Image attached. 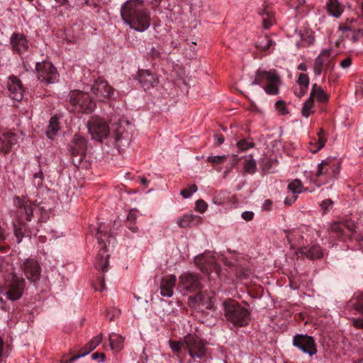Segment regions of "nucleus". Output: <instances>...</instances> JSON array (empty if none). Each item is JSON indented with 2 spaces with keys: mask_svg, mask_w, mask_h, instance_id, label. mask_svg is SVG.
I'll list each match as a JSON object with an SVG mask.
<instances>
[{
  "mask_svg": "<svg viewBox=\"0 0 363 363\" xmlns=\"http://www.w3.org/2000/svg\"><path fill=\"white\" fill-rule=\"evenodd\" d=\"M306 2V0H291L290 4L291 6L297 9L300 6H303Z\"/></svg>",
  "mask_w": 363,
  "mask_h": 363,
  "instance_id": "obj_57",
  "label": "nucleus"
},
{
  "mask_svg": "<svg viewBox=\"0 0 363 363\" xmlns=\"http://www.w3.org/2000/svg\"><path fill=\"white\" fill-rule=\"evenodd\" d=\"M184 344L193 359H202L206 354L204 342L196 335L188 334L184 337Z\"/></svg>",
  "mask_w": 363,
  "mask_h": 363,
  "instance_id": "obj_8",
  "label": "nucleus"
},
{
  "mask_svg": "<svg viewBox=\"0 0 363 363\" xmlns=\"http://www.w3.org/2000/svg\"><path fill=\"white\" fill-rule=\"evenodd\" d=\"M293 345L310 356L317 352L314 339L308 335H296L293 338Z\"/></svg>",
  "mask_w": 363,
  "mask_h": 363,
  "instance_id": "obj_17",
  "label": "nucleus"
},
{
  "mask_svg": "<svg viewBox=\"0 0 363 363\" xmlns=\"http://www.w3.org/2000/svg\"><path fill=\"white\" fill-rule=\"evenodd\" d=\"M18 205V212L23 216L24 214L25 219L27 221H30L31 220V217L33 213V203L30 201H29L27 198L24 197L23 199H20L17 197Z\"/></svg>",
  "mask_w": 363,
  "mask_h": 363,
  "instance_id": "obj_24",
  "label": "nucleus"
},
{
  "mask_svg": "<svg viewBox=\"0 0 363 363\" xmlns=\"http://www.w3.org/2000/svg\"><path fill=\"white\" fill-rule=\"evenodd\" d=\"M288 189L293 194H300L307 190L303 186L302 182L299 179H294L293 182L289 184Z\"/></svg>",
  "mask_w": 363,
  "mask_h": 363,
  "instance_id": "obj_34",
  "label": "nucleus"
},
{
  "mask_svg": "<svg viewBox=\"0 0 363 363\" xmlns=\"http://www.w3.org/2000/svg\"><path fill=\"white\" fill-rule=\"evenodd\" d=\"M195 263L200 267L203 272L211 275L213 272L218 277L220 272V267L216 262L213 256L208 254L201 255L195 258Z\"/></svg>",
  "mask_w": 363,
  "mask_h": 363,
  "instance_id": "obj_16",
  "label": "nucleus"
},
{
  "mask_svg": "<svg viewBox=\"0 0 363 363\" xmlns=\"http://www.w3.org/2000/svg\"><path fill=\"white\" fill-rule=\"evenodd\" d=\"M352 325L358 329L363 328V318H353Z\"/></svg>",
  "mask_w": 363,
  "mask_h": 363,
  "instance_id": "obj_55",
  "label": "nucleus"
},
{
  "mask_svg": "<svg viewBox=\"0 0 363 363\" xmlns=\"http://www.w3.org/2000/svg\"><path fill=\"white\" fill-rule=\"evenodd\" d=\"M307 90H308V89H305L304 87L298 86V91L296 89L294 90V93L298 97L301 98L307 92Z\"/></svg>",
  "mask_w": 363,
  "mask_h": 363,
  "instance_id": "obj_59",
  "label": "nucleus"
},
{
  "mask_svg": "<svg viewBox=\"0 0 363 363\" xmlns=\"http://www.w3.org/2000/svg\"><path fill=\"white\" fill-rule=\"evenodd\" d=\"M177 278L175 275H169L162 279L160 283V294L164 297H172Z\"/></svg>",
  "mask_w": 363,
  "mask_h": 363,
  "instance_id": "obj_21",
  "label": "nucleus"
},
{
  "mask_svg": "<svg viewBox=\"0 0 363 363\" xmlns=\"http://www.w3.org/2000/svg\"><path fill=\"white\" fill-rule=\"evenodd\" d=\"M10 43L13 50L21 54L28 48V40L24 35L21 33H13L10 39Z\"/></svg>",
  "mask_w": 363,
  "mask_h": 363,
  "instance_id": "obj_23",
  "label": "nucleus"
},
{
  "mask_svg": "<svg viewBox=\"0 0 363 363\" xmlns=\"http://www.w3.org/2000/svg\"><path fill=\"white\" fill-rule=\"evenodd\" d=\"M276 108L280 114L284 115L286 113V109L285 107V104L282 101H278L276 103Z\"/></svg>",
  "mask_w": 363,
  "mask_h": 363,
  "instance_id": "obj_51",
  "label": "nucleus"
},
{
  "mask_svg": "<svg viewBox=\"0 0 363 363\" xmlns=\"http://www.w3.org/2000/svg\"><path fill=\"white\" fill-rule=\"evenodd\" d=\"M87 126L92 138L96 140L101 141L108 135L109 128L107 123L100 118H92L88 122Z\"/></svg>",
  "mask_w": 363,
  "mask_h": 363,
  "instance_id": "obj_12",
  "label": "nucleus"
},
{
  "mask_svg": "<svg viewBox=\"0 0 363 363\" xmlns=\"http://www.w3.org/2000/svg\"><path fill=\"white\" fill-rule=\"evenodd\" d=\"M281 80L276 70L269 71L258 69L255 72V79L251 85H259L269 95H277L279 93Z\"/></svg>",
  "mask_w": 363,
  "mask_h": 363,
  "instance_id": "obj_3",
  "label": "nucleus"
},
{
  "mask_svg": "<svg viewBox=\"0 0 363 363\" xmlns=\"http://www.w3.org/2000/svg\"><path fill=\"white\" fill-rule=\"evenodd\" d=\"M106 232H104L100 228L97 229L96 238L101 249L96 255L94 266L96 269H100L103 272L107 270L108 264L109 255L106 254V243L104 238L107 237Z\"/></svg>",
  "mask_w": 363,
  "mask_h": 363,
  "instance_id": "obj_9",
  "label": "nucleus"
},
{
  "mask_svg": "<svg viewBox=\"0 0 363 363\" xmlns=\"http://www.w3.org/2000/svg\"><path fill=\"white\" fill-rule=\"evenodd\" d=\"M257 170V163L256 161L252 159V155H250V158L247 160L244 163V171L247 174H254Z\"/></svg>",
  "mask_w": 363,
  "mask_h": 363,
  "instance_id": "obj_35",
  "label": "nucleus"
},
{
  "mask_svg": "<svg viewBox=\"0 0 363 363\" xmlns=\"http://www.w3.org/2000/svg\"><path fill=\"white\" fill-rule=\"evenodd\" d=\"M198 188L196 184H191L189 188L181 190L180 194L184 199H188L191 197L192 194L196 192Z\"/></svg>",
  "mask_w": 363,
  "mask_h": 363,
  "instance_id": "obj_40",
  "label": "nucleus"
},
{
  "mask_svg": "<svg viewBox=\"0 0 363 363\" xmlns=\"http://www.w3.org/2000/svg\"><path fill=\"white\" fill-rule=\"evenodd\" d=\"M25 279L16 274H13L9 285V289L6 293V297L11 301L19 299L25 289Z\"/></svg>",
  "mask_w": 363,
  "mask_h": 363,
  "instance_id": "obj_14",
  "label": "nucleus"
},
{
  "mask_svg": "<svg viewBox=\"0 0 363 363\" xmlns=\"http://www.w3.org/2000/svg\"><path fill=\"white\" fill-rule=\"evenodd\" d=\"M199 219V217L195 216L192 214H186L182 217H180L177 221V225L181 228H187L191 226V223L194 222V219Z\"/></svg>",
  "mask_w": 363,
  "mask_h": 363,
  "instance_id": "obj_33",
  "label": "nucleus"
},
{
  "mask_svg": "<svg viewBox=\"0 0 363 363\" xmlns=\"http://www.w3.org/2000/svg\"><path fill=\"white\" fill-rule=\"evenodd\" d=\"M303 233V230L301 228L293 230L292 231L289 232L286 237L288 240L291 242L292 241L296 240V237L298 236V238L297 239V242L301 244V241L303 239V236L301 235V233Z\"/></svg>",
  "mask_w": 363,
  "mask_h": 363,
  "instance_id": "obj_36",
  "label": "nucleus"
},
{
  "mask_svg": "<svg viewBox=\"0 0 363 363\" xmlns=\"http://www.w3.org/2000/svg\"><path fill=\"white\" fill-rule=\"evenodd\" d=\"M313 107V99L309 96L308 100L303 104L301 113L303 116L308 118L312 113V108Z\"/></svg>",
  "mask_w": 363,
  "mask_h": 363,
  "instance_id": "obj_37",
  "label": "nucleus"
},
{
  "mask_svg": "<svg viewBox=\"0 0 363 363\" xmlns=\"http://www.w3.org/2000/svg\"><path fill=\"white\" fill-rule=\"evenodd\" d=\"M311 99L315 98L318 102L325 103L328 100V95L324 91L321 86H318L316 84L313 85L312 90L310 94Z\"/></svg>",
  "mask_w": 363,
  "mask_h": 363,
  "instance_id": "obj_29",
  "label": "nucleus"
},
{
  "mask_svg": "<svg viewBox=\"0 0 363 363\" xmlns=\"http://www.w3.org/2000/svg\"><path fill=\"white\" fill-rule=\"evenodd\" d=\"M102 334H99V335L93 337L86 345L85 348L77 355H74L69 359V360L65 361L64 363H72L79 357H84L89 354L92 350H94L101 342L102 340Z\"/></svg>",
  "mask_w": 363,
  "mask_h": 363,
  "instance_id": "obj_22",
  "label": "nucleus"
},
{
  "mask_svg": "<svg viewBox=\"0 0 363 363\" xmlns=\"http://www.w3.org/2000/svg\"><path fill=\"white\" fill-rule=\"evenodd\" d=\"M355 305L356 309L363 315V294L358 298Z\"/></svg>",
  "mask_w": 363,
  "mask_h": 363,
  "instance_id": "obj_54",
  "label": "nucleus"
},
{
  "mask_svg": "<svg viewBox=\"0 0 363 363\" xmlns=\"http://www.w3.org/2000/svg\"><path fill=\"white\" fill-rule=\"evenodd\" d=\"M327 9L331 16L339 18L344 11V6L337 0H328Z\"/></svg>",
  "mask_w": 363,
  "mask_h": 363,
  "instance_id": "obj_27",
  "label": "nucleus"
},
{
  "mask_svg": "<svg viewBox=\"0 0 363 363\" xmlns=\"http://www.w3.org/2000/svg\"><path fill=\"white\" fill-rule=\"evenodd\" d=\"M360 38V35H359V30H354L352 32V37H351V40L353 41V42H356Z\"/></svg>",
  "mask_w": 363,
  "mask_h": 363,
  "instance_id": "obj_63",
  "label": "nucleus"
},
{
  "mask_svg": "<svg viewBox=\"0 0 363 363\" xmlns=\"http://www.w3.org/2000/svg\"><path fill=\"white\" fill-rule=\"evenodd\" d=\"M39 167H40V164H39ZM43 179H44L43 173L42 172L41 168H40L38 172L35 173L33 175V185L35 186V187H36V188L41 187L43 185Z\"/></svg>",
  "mask_w": 363,
  "mask_h": 363,
  "instance_id": "obj_39",
  "label": "nucleus"
},
{
  "mask_svg": "<svg viewBox=\"0 0 363 363\" xmlns=\"http://www.w3.org/2000/svg\"><path fill=\"white\" fill-rule=\"evenodd\" d=\"M114 140L116 147L120 150L122 147L128 146L131 140L132 126L126 120H119L114 125Z\"/></svg>",
  "mask_w": 363,
  "mask_h": 363,
  "instance_id": "obj_6",
  "label": "nucleus"
},
{
  "mask_svg": "<svg viewBox=\"0 0 363 363\" xmlns=\"http://www.w3.org/2000/svg\"><path fill=\"white\" fill-rule=\"evenodd\" d=\"M207 208V203L202 199L196 202V210L200 213H203Z\"/></svg>",
  "mask_w": 363,
  "mask_h": 363,
  "instance_id": "obj_50",
  "label": "nucleus"
},
{
  "mask_svg": "<svg viewBox=\"0 0 363 363\" xmlns=\"http://www.w3.org/2000/svg\"><path fill=\"white\" fill-rule=\"evenodd\" d=\"M259 14L262 16V26L264 29H269L274 23V13L267 6L259 11Z\"/></svg>",
  "mask_w": 363,
  "mask_h": 363,
  "instance_id": "obj_28",
  "label": "nucleus"
},
{
  "mask_svg": "<svg viewBox=\"0 0 363 363\" xmlns=\"http://www.w3.org/2000/svg\"><path fill=\"white\" fill-rule=\"evenodd\" d=\"M11 148V145L4 138L3 139L0 138V152L6 154L10 151Z\"/></svg>",
  "mask_w": 363,
  "mask_h": 363,
  "instance_id": "obj_48",
  "label": "nucleus"
},
{
  "mask_svg": "<svg viewBox=\"0 0 363 363\" xmlns=\"http://www.w3.org/2000/svg\"><path fill=\"white\" fill-rule=\"evenodd\" d=\"M339 167L337 162L330 158H327L318 164L317 171L314 174V183L320 186L336 178Z\"/></svg>",
  "mask_w": 363,
  "mask_h": 363,
  "instance_id": "obj_4",
  "label": "nucleus"
},
{
  "mask_svg": "<svg viewBox=\"0 0 363 363\" xmlns=\"http://www.w3.org/2000/svg\"><path fill=\"white\" fill-rule=\"evenodd\" d=\"M3 137L6 140V142L10 144L11 146L13 145L16 144L17 143V138L16 135L11 132H7L3 134Z\"/></svg>",
  "mask_w": 363,
  "mask_h": 363,
  "instance_id": "obj_45",
  "label": "nucleus"
},
{
  "mask_svg": "<svg viewBox=\"0 0 363 363\" xmlns=\"http://www.w3.org/2000/svg\"><path fill=\"white\" fill-rule=\"evenodd\" d=\"M14 227V235L16 238L17 242L20 243L23 238V233L21 227H18L16 223H13Z\"/></svg>",
  "mask_w": 363,
  "mask_h": 363,
  "instance_id": "obj_49",
  "label": "nucleus"
},
{
  "mask_svg": "<svg viewBox=\"0 0 363 363\" xmlns=\"http://www.w3.org/2000/svg\"><path fill=\"white\" fill-rule=\"evenodd\" d=\"M328 232L331 236H335L339 240H345L346 239L345 227L342 222L331 223L328 228Z\"/></svg>",
  "mask_w": 363,
  "mask_h": 363,
  "instance_id": "obj_26",
  "label": "nucleus"
},
{
  "mask_svg": "<svg viewBox=\"0 0 363 363\" xmlns=\"http://www.w3.org/2000/svg\"><path fill=\"white\" fill-rule=\"evenodd\" d=\"M128 228L133 233H137L138 231V228L135 225L134 222L129 223L128 225Z\"/></svg>",
  "mask_w": 363,
  "mask_h": 363,
  "instance_id": "obj_64",
  "label": "nucleus"
},
{
  "mask_svg": "<svg viewBox=\"0 0 363 363\" xmlns=\"http://www.w3.org/2000/svg\"><path fill=\"white\" fill-rule=\"evenodd\" d=\"M333 202L330 199L323 201L320 204L323 213L325 214L326 213H328L329 209L333 206Z\"/></svg>",
  "mask_w": 363,
  "mask_h": 363,
  "instance_id": "obj_46",
  "label": "nucleus"
},
{
  "mask_svg": "<svg viewBox=\"0 0 363 363\" xmlns=\"http://www.w3.org/2000/svg\"><path fill=\"white\" fill-rule=\"evenodd\" d=\"M91 357L93 359H100V361L104 362L105 359V354L104 353L95 352L92 354Z\"/></svg>",
  "mask_w": 363,
  "mask_h": 363,
  "instance_id": "obj_61",
  "label": "nucleus"
},
{
  "mask_svg": "<svg viewBox=\"0 0 363 363\" xmlns=\"http://www.w3.org/2000/svg\"><path fill=\"white\" fill-rule=\"evenodd\" d=\"M254 145V143L252 142L248 141L247 140H241L238 142L237 147L239 148L240 150L244 151L246 150L250 147H252Z\"/></svg>",
  "mask_w": 363,
  "mask_h": 363,
  "instance_id": "obj_43",
  "label": "nucleus"
},
{
  "mask_svg": "<svg viewBox=\"0 0 363 363\" xmlns=\"http://www.w3.org/2000/svg\"><path fill=\"white\" fill-rule=\"evenodd\" d=\"M325 132L323 129H320V131L318 133V147L315 150L313 151V152H316L318 150H320L321 148H323L326 143V139L324 138Z\"/></svg>",
  "mask_w": 363,
  "mask_h": 363,
  "instance_id": "obj_44",
  "label": "nucleus"
},
{
  "mask_svg": "<svg viewBox=\"0 0 363 363\" xmlns=\"http://www.w3.org/2000/svg\"><path fill=\"white\" fill-rule=\"evenodd\" d=\"M139 83L144 90H148L159 84V78L149 69H139L137 73Z\"/></svg>",
  "mask_w": 363,
  "mask_h": 363,
  "instance_id": "obj_18",
  "label": "nucleus"
},
{
  "mask_svg": "<svg viewBox=\"0 0 363 363\" xmlns=\"http://www.w3.org/2000/svg\"><path fill=\"white\" fill-rule=\"evenodd\" d=\"M297 84L298 86L308 89L309 78L308 75L303 73L300 74L298 77Z\"/></svg>",
  "mask_w": 363,
  "mask_h": 363,
  "instance_id": "obj_42",
  "label": "nucleus"
},
{
  "mask_svg": "<svg viewBox=\"0 0 363 363\" xmlns=\"http://www.w3.org/2000/svg\"><path fill=\"white\" fill-rule=\"evenodd\" d=\"M274 45L275 43L267 35L259 36L256 43L257 48L261 51L269 50L271 48H274Z\"/></svg>",
  "mask_w": 363,
  "mask_h": 363,
  "instance_id": "obj_31",
  "label": "nucleus"
},
{
  "mask_svg": "<svg viewBox=\"0 0 363 363\" xmlns=\"http://www.w3.org/2000/svg\"><path fill=\"white\" fill-rule=\"evenodd\" d=\"M351 65H352V58L350 57H347L345 58L340 63V67L343 69L349 68L351 66Z\"/></svg>",
  "mask_w": 363,
  "mask_h": 363,
  "instance_id": "obj_52",
  "label": "nucleus"
},
{
  "mask_svg": "<svg viewBox=\"0 0 363 363\" xmlns=\"http://www.w3.org/2000/svg\"><path fill=\"white\" fill-rule=\"evenodd\" d=\"M121 16L125 24L138 32H144L150 26V13L144 7L143 0L125 1L121 6Z\"/></svg>",
  "mask_w": 363,
  "mask_h": 363,
  "instance_id": "obj_1",
  "label": "nucleus"
},
{
  "mask_svg": "<svg viewBox=\"0 0 363 363\" xmlns=\"http://www.w3.org/2000/svg\"><path fill=\"white\" fill-rule=\"evenodd\" d=\"M114 89L106 81L97 79L92 86L91 92L96 99L100 101L111 100L114 95Z\"/></svg>",
  "mask_w": 363,
  "mask_h": 363,
  "instance_id": "obj_13",
  "label": "nucleus"
},
{
  "mask_svg": "<svg viewBox=\"0 0 363 363\" xmlns=\"http://www.w3.org/2000/svg\"><path fill=\"white\" fill-rule=\"evenodd\" d=\"M201 288L200 279L197 274L185 272L179 277L178 289L183 293H193Z\"/></svg>",
  "mask_w": 363,
  "mask_h": 363,
  "instance_id": "obj_11",
  "label": "nucleus"
},
{
  "mask_svg": "<svg viewBox=\"0 0 363 363\" xmlns=\"http://www.w3.org/2000/svg\"><path fill=\"white\" fill-rule=\"evenodd\" d=\"M214 138H215V144L216 145H220L223 144L225 140L223 135L221 134H215Z\"/></svg>",
  "mask_w": 363,
  "mask_h": 363,
  "instance_id": "obj_58",
  "label": "nucleus"
},
{
  "mask_svg": "<svg viewBox=\"0 0 363 363\" xmlns=\"http://www.w3.org/2000/svg\"><path fill=\"white\" fill-rule=\"evenodd\" d=\"M35 70L38 80L45 84H53L59 80L57 69L49 62H37Z\"/></svg>",
  "mask_w": 363,
  "mask_h": 363,
  "instance_id": "obj_7",
  "label": "nucleus"
},
{
  "mask_svg": "<svg viewBox=\"0 0 363 363\" xmlns=\"http://www.w3.org/2000/svg\"><path fill=\"white\" fill-rule=\"evenodd\" d=\"M110 345L113 350L121 351L123 347V337L115 333L109 335Z\"/></svg>",
  "mask_w": 363,
  "mask_h": 363,
  "instance_id": "obj_32",
  "label": "nucleus"
},
{
  "mask_svg": "<svg viewBox=\"0 0 363 363\" xmlns=\"http://www.w3.org/2000/svg\"><path fill=\"white\" fill-rule=\"evenodd\" d=\"M296 199H297V196H296V195H293L291 197L287 196L284 200V203L286 205L290 206L295 202Z\"/></svg>",
  "mask_w": 363,
  "mask_h": 363,
  "instance_id": "obj_60",
  "label": "nucleus"
},
{
  "mask_svg": "<svg viewBox=\"0 0 363 363\" xmlns=\"http://www.w3.org/2000/svg\"><path fill=\"white\" fill-rule=\"evenodd\" d=\"M224 315L226 320L236 327H243L248 324L250 313L238 302L228 299L223 303Z\"/></svg>",
  "mask_w": 363,
  "mask_h": 363,
  "instance_id": "obj_2",
  "label": "nucleus"
},
{
  "mask_svg": "<svg viewBox=\"0 0 363 363\" xmlns=\"http://www.w3.org/2000/svg\"><path fill=\"white\" fill-rule=\"evenodd\" d=\"M60 118L57 116H53L50 120L49 125L46 131L47 136L53 140V137L60 130Z\"/></svg>",
  "mask_w": 363,
  "mask_h": 363,
  "instance_id": "obj_30",
  "label": "nucleus"
},
{
  "mask_svg": "<svg viewBox=\"0 0 363 363\" xmlns=\"http://www.w3.org/2000/svg\"><path fill=\"white\" fill-rule=\"evenodd\" d=\"M345 227L346 238H351L356 233V225L352 221L342 222Z\"/></svg>",
  "mask_w": 363,
  "mask_h": 363,
  "instance_id": "obj_38",
  "label": "nucleus"
},
{
  "mask_svg": "<svg viewBox=\"0 0 363 363\" xmlns=\"http://www.w3.org/2000/svg\"><path fill=\"white\" fill-rule=\"evenodd\" d=\"M119 314H120V311L118 309H116V308L108 309L106 311V316L110 315V318H109L110 320H113L114 317L116 315H118Z\"/></svg>",
  "mask_w": 363,
  "mask_h": 363,
  "instance_id": "obj_53",
  "label": "nucleus"
},
{
  "mask_svg": "<svg viewBox=\"0 0 363 363\" xmlns=\"http://www.w3.org/2000/svg\"><path fill=\"white\" fill-rule=\"evenodd\" d=\"M298 253L305 255L308 259H319L323 256V250L320 245H314L310 247H301Z\"/></svg>",
  "mask_w": 363,
  "mask_h": 363,
  "instance_id": "obj_25",
  "label": "nucleus"
},
{
  "mask_svg": "<svg viewBox=\"0 0 363 363\" xmlns=\"http://www.w3.org/2000/svg\"><path fill=\"white\" fill-rule=\"evenodd\" d=\"M226 159V155L208 156L206 159V161L215 165L223 163Z\"/></svg>",
  "mask_w": 363,
  "mask_h": 363,
  "instance_id": "obj_41",
  "label": "nucleus"
},
{
  "mask_svg": "<svg viewBox=\"0 0 363 363\" xmlns=\"http://www.w3.org/2000/svg\"><path fill=\"white\" fill-rule=\"evenodd\" d=\"M169 346H170L171 349L174 352H179L181 351L182 348L184 347V342H183L182 341L169 340Z\"/></svg>",
  "mask_w": 363,
  "mask_h": 363,
  "instance_id": "obj_47",
  "label": "nucleus"
},
{
  "mask_svg": "<svg viewBox=\"0 0 363 363\" xmlns=\"http://www.w3.org/2000/svg\"><path fill=\"white\" fill-rule=\"evenodd\" d=\"M136 219V213L133 211H130L128 215V223L134 222Z\"/></svg>",
  "mask_w": 363,
  "mask_h": 363,
  "instance_id": "obj_62",
  "label": "nucleus"
},
{
  "mask_svg": "<svg viewBox=\"0 0 363 363\" xmlns=\"http://www.w3.org/2000/svg\"><path fill=\"white\" fill-rule=\"evenodd\" d=\"M331 50L325 49L322 50L319 55L315 59L313 71L316 76H320L322 72L327 68L330 60Z\"/></svg>",
  "mask_w": 363,
  "mask_h": 363,
  "instance_id": "obj_19",
  "label": "nucleus"
},
{
  "mask_svg": "<svg viewBox=\"0 0 363 363\" xmlns=\"http://www.w3.org/2000/svg\"><path fill=\"white\" fill-rule=\"evenodd\" d=\"M86 151V141L80 136L74 135L70 145L72 162L76 167L82 162Z\"/></svg>",
  "mask_w": 363,
  "mask_h": 363,
  "instance_id": "obj_10",
  "label": "nucleus"
},
{
  "mask_svg": "<svg viewBox=\"0 0 363 363\" xmlns=\"http://www.w3.org/2000/svg\"><path fill=\"white\" fill-rule=\"evenodd\" d=\"M69 110L75 113H89L96 106L94 101L89 95L79 90H73L69 93Z\"/></svg>",
  "mask_w": 363,
  "mask_h": 363,
  "instance_id": "obj_5",
  "label": "nucleus"
},
{
  "mask_svg": "<svg viewBox=\"0 0 363 363\" xmlns=\"http://www.w3.org/2000/svg\"><path fill=\"white\" fill-rule=\"evenodd\" d=\"M26 278L30 281L37 282L41 275V267L38 262L33 258L26 259L21 264Z\"/></svg>",
  "mask_w": 363,
  "mask_h": 363,
  "instance_id": "obj_15",
  "label": "nucleus"
},
{
  "mask_svg": "<svg viewBox=\"0 0 363 363\" xmlns=\"http://www.w3.org/2000/svg\"><path fill=\"white\" fill-rule=\"evenodd\" d=\"M241 216L245 220L250 221L253 219L254 213L252 211H244Z\"/></svg>",
  "mask_w": 363,
  "mask_h": 363,
  "instance_id": "obj_56",
  "label": "nucleus"
},
{
  "mask_svg": "<svg viewBox=\"0 0 363 363\" xmlns=\"http://www.w3.org/2000/svg\"><path fill=\"white\" fill-rule=\"evenodd\" d=\"M8 89L11 99L21 101L23 99V87L21 81L14 76L9 77Z\"/></svg>",
  "mask_w": 363,
  "mask_h": 363,
  "instance_id": "obj_20",
  "label": "nucleus"
}]
</instances>
